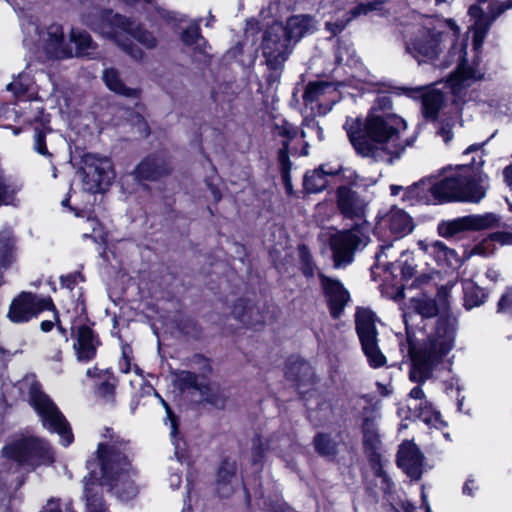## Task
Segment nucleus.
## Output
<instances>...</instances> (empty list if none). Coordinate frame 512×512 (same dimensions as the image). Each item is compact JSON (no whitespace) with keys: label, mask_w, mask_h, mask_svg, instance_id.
Instances as JSON below:
<instances>
[{"label":"nucleus","mask_w":512,"mask_h":512,"mask_svg":"<svg viewBox=\"0 0 512 512\" xmlns=\"http://www.w3.org/2000/svg\"><path fill=\"white\" fill-rule=\"evenodd\" d=\"M102 437L104 440L96 451L97 459L87 461L89 476L83 480L87 512H106L103 486L122 500H129L137 494L130 440L110 428H105Z\"/></svg>","instance_id":"f257e3e1"},{"label":"nucleus","mask_w":512,"mask_h":512,"mask_svg":"<svg viewBox=\"0 0 512 512\" xmlns=\"http://www.w3.org/2000/svg\"><path fill=\"white\" fill-rule=\"evenodd\" d=\"M479 158L478 163L473 157L470 163L461 165L438 181L434 177H425L408 186L402 196L403 202L411 206L451 201L479 203L488 189L487 176L477 169L483 164L481 156Z\"/></svg>","instance_id":"f03ea898"},{"label":"nucleus","mask_w":512,"mask_h":512,"mask_svg":"<svg viewBox=\"0 0 512 512\" xmlns=\"http://www.w3.org/2000/svg\"><path fill=\"white\" fill-rule=\"evenodd\" d=\"M378 105L380 107L371 109L364 126L357 118H347L344 129L359 155L376 158L379 149H383L398 157L405 149L398 143L400 127H404L405 123L395 114L386 112L391 108L388 97L379 98Z\"/></svg>","instance_id":"7ed1b4c3"},{"label":"nucleus","mask_w":512,"mask_h":512,"mask_svg":"<svg viewBox=\"0 0 512 512\" xmlns=\"http://www.w3.org/2000/svg\"><path fill=\"white\" fill-rule=\"evenodd\" d=\"M411 318L410 312H404L403 321L406 326L408 350L412 359L409 378L412 382L418 383L410 391L409 396L412 399L424 401L425 393L420 385L431 377L434 365L453 348L456 327L453 320L440 318L437 321L435 332L427 342L417 347L409 330Z\"/></svg>","instance_id":"20e7f679"},{"label":"nucleus","mask_w":512,"mask_h":512,"mask_svg":"<svg viewBox=\"0 0 512 512\" xmlns=\"http://www.w3.org/2000/svg\"><path fill=\"white\" fill-rule=\"evenodd\" d=\"M22 31L24 46L35 53L42 52L48 58H94L97 54V44L84 30L72 29L70 32V42L75 46L74 52L65 44L63 28L59 24H51L45 30H40L38 24L29 18L22 23Z\"/></svg>","instance_id":"39448f33"},{"label":"nucleus","mask_w":512,"mask_h":512,"mask_svg":"<svg viewBox=\"0 0 512 512\" xmlns=\"http://www.w3.org/2000/svg\"><path fill=\"white\" fill-rule=\"evenodd\" d=\"M83 22L102 37L113 41L135 60H141L143 52L133 44V39L147 49L154 48L157 43L152 33L134 27L126 17L111 10L96 9L93 15L85 17Z\"/></svg>","instance_id":"423d86ee"},{"label":"nucleus","mask_w":512,"mask_h":512,"mask_svg":"<svg viewBox=\"0 0 512 512\" xmlns=\"http://www.w3.org/2000/svg\"><path fill=\"white\" fill-rule=\"evenodd\" d=\"M458 34L459 28L453 20L427 18L414 35L406 41L405 49L418 63L436 64L440 55L447 48V44L455 49Z\"/></svg>","instance_id":"0eeeda50"},{"label":"nucleus","mask_w":512,"mask_h":512,"mask_svg":"<svg viewBox=\"0 0 512 512\" xmlns=\"http://www.w3.org/2000/svg\"><path fill=\"white\" fill-rule=\"evenodd\" d=\"M370 241L369 227L366 221L356 223L350 229L338 230L329 238L334 267L341 268L351 264L358 250L365 248Z\"/></svg>","instance_id":"6e6552de"},{"label":"nucleus","mask_w":512,"mask_h":512,"mask_svg":"<svg viewBox=\"0 0 512 512\" xmlns=\"http://www.w3.org/2000/svg\"><path fill=\"white\" fill-rule=\"evenodd\" d=\"M28 395L29 403L40 416L43 426L57 433L63 446H69L73 442L71 428L54 402L41 390L37 382L31 383Z\"/></svg>","instance_id":"1a4fd4ad"},{"label":"nucleus","mask_w":512,"mask_h":512,"mask_svg":"<svg viewBox=\"0 0 512 512\" xmlns=\"http://www.w3.org/2000/svg\"><path fill=\"white\" fill-rule=\"evenodd\" d=\"M356 331L362 350L372 368H380L387 362L378 346L376 315L367 308H358L355 314Z\"/></svg>","instance_id":"9d476101"},{"label":"nucleus","mask_w":512,"mask_h":512,"mask_svg":"<svg viewBox=\"0 0 512 512\" xmlns=\"http://www.w3.org/2000/svg\"><path fill=\"white\" fill-rule=\"evenodd\" d=\"M3 453L21 465L36 466L53 461L49 445L33 436L15 439L3 448Z\"/></svg>","instance_id":"9b49d317"},{"label":"nucleus","mask_w":512,"mask_h":512,"mask_svg":"<svg viewBox=\"0 0 512 512\" xmlns=\"http://www.w3.org/2000/svg\"><path fill=\"white\" fill-rule=\"evenodd\" d=\"M81 174L84 190L93 194L104 191L115 176L111 160L93 153L83 155Z\"/></svg>","instance_id":"f8f14e48"},{"label":"nucleus","mask_w":512,"mask_h":512,"mask_svg":"<svg viewBox=\"0 0 512 512\" xmlns=\"http://www.w3.org/2000/svg\"><path fill=\"white\" fill-rule=\"evenodd\" d=\"M511 7L512 4H506L498 0H476V3L470 6L468 13L476 19L473 25V46L475 50L481 48L492 23Z\"/></svg>","instance_id":"ddd939ff"},{"label":"nucleus","mask_w":512,"mask_h":512,"mask_svg":"<svg viewBox=\"0 0 512 512\" xmlns=\"http://www.w3.org/2000/svg\"><path fill=\"white\" fill-rule=\"evenodd\" d=\"M500 226V217L494 213L471 214L438 224L437 232L441 237L451 238L465 231L494 229Z\"/></svg>","instance_id":"4468645a"},{"label":"nucleus","mask_w":512,"mask_h":512,"mask_svg":"<svg viewBox=\"0 0 512 512\" xmlns=\"http://www.w3.org/2000/svg\"><path fill=\"white\" fill-rule=\"evenodd\" d=\"M291 40L285 34L282 25L269 27L263 38L262 49L270 69H280L291 53Z\"/></svg>","instance_id":"2eb2a0df"},{"label":"nucleus","mask_w":512,"mask_h":512,"mask_svg":"<svg viewBox=\"0 0 512 512\" xmlns=\"http://www.w3.org/2000/svg\"><path fill=\"white\" fill-rule=\"evenodd\" d=\"M375 258L377 267L390 270L391 273L400 270V274L405 280L411 279L416 273L413 254L409 250L396 251L393 242L381 245Z\"/></svg>","instance_id":"dca6fc26"},{"label":"nucleus","mask_w":512,"mask_h":512,"mask_svg":"<svg viewBox=\"0 0 512 512\" xmlns=\"http://www.w3.org/2000/svg\"><path fill=\"white\" fill-rule=\"evenodd\" d=\"M55 310L52 299L30 292H22L15 298L9 308L8 317L14 323L29 321L44 310Z\"/></svg>","instance_id":"f3484780"},{"label":"nucleus","mask_w":512,"mask_h":512,"mask_svg":"<svg viewBox=\"0 0 512 512\" xmlns=\"http://www.w3.org/2000/svg\"><path fill=\"white\" fill-rule=\"evenodd\" d=\"M336 205L344 218L365 221L368 201L356 191L346 186L338 187Z\"/></svg>","instance_id":"a211bd4d"},{"label":"nucleus","mask_w":512,"mask_h":512,"mask_svg":"<svg viewBox=\"0 0 512 512\" xmlns=\"http://www.w3.org/2000/svg\"><path fill=\"white\" fill-rule=\"evenodd\" d=\"M319 279L330 314L334 319H338L350 300L349 292L337 279L330 278L323 273H319Z\"/></svg>","instance_id":"6ab92c4d"},{"label":"nucleus","mask_w":512,"mask_h":512,"mask_svg":"<svg viewBox=\"0 0 512 512\" xmlns=\"http://www.w3.org/2000/svg\"><path fill=\"white\" fill-rule=\"evenodd\" d=\"M449 294L450 288L447 286H441L437 291L436 300L425 294H421L410 300L409 309L423 318L435 317L439 311H446L448 309Z\"/></svg>","instance_id":"aec40b11"},{"label":"nucleus","mask_w":512,"mask_h":512,"mask_svg":"<svg viewBox=\"0 0 512 512\" xmlns=\"http://www.w3.org/2000/svg\"><path fill=\"white\" fill-rule=\"evenodd\" d=\"M424 456L419 448L410 441L403 442L398 449L397 465L413 480H419L423 474Z\"/></svg>","instance_id":"412c9836"},{"label":"nucleus","mask_w":512,"mask_h":512,"mask_svg":"<svg viewBox=\"0 0 512 512\" xmlns=\"http://www.w3.org/2000/svg\"><path fill=\"white\" fill-rule=\"evenodd\" d=\"M340 172H343L344 176L347 177L351 183H355L356 179L358 178L355 172L350 169H343L341 167L337 169H325L324 166H321L318 169L306 172L303 180L304 188L308 193L321 192L326 188L328 184L327 176L337 175Z\"/></svg>","instance_id":"4be33fe9"},{"label":"nucleus","mask_w":512,"mask_h":512,"mask_svg":"<svg viewBox=\"0 0 512 512\" xmlns=\"http://www.w3.org/2000/svg\"><path fill=\"white\" fill-rule=\"evenodd\" d=\"M376 418L377 417L371 413L364 416L362 422L363 447L369 461L373 465H377L380 462L379 449L381 440L378 433Z\"/></svg>","instance_id":"5701e85b"},{"label":"nucleus","mask_w":512,"mask_h":512,"mask_svg":"<svg viewBox=\"0 0 512 512\" xmlns=\"http://www.w3.org/2000/svg\"><path fill=\"white\" fill-rule=\"evenodd\" d=\"M482 77L483 70L479 62L475 61L472 64L463 62L459 65L458 70L450 76L448 83L453 94L461 98L462 91L469 87L472 82Z\"/></svg>","instance_id":"b1692460"},{"label":"nucleus","mask_w":512,"mask_h":512,"mask_svg":"<svg viewBox=\"0 0 512 512\" xmlns=\"http://www.w3.org/2000/svg\"><path fill=\"white\" fill-rule=\"evenodd\" d=\"M233 317L245 326L256 327L266 321L263 307L256 305L249 299L241 298L233 306Z\"/></svg>","instance_id":"393cba45"},{"label":"nucleus","mask_w":512,"mask_h":512,"mask_svg":"<svg viewBox=\"0 0 512 512\" xmlns=\"http://www.w3.org/2000/svg\"><path fill=\"white\" fill-rule=\"evenodd\" d=\"M417 245L426 255L433 258L439 266L455 267L459 264L457 253L441 241L419 240Z\"/></svg>","instance_id":"a878e982"},{"label":"nucleus","mask_w":512,"mask_h":512,"mask_svg":"<svg viewBox=\"0 0 512 512\" xmlns=\"http://www.w3.org/2000/svg\"><path fill=\"white\" fill-rule=\"evenodd\" d=\"M201 374L197 375L190 371H181L176 376V383L182 391L194 389L199 394L201 391L206 392L207 376L211 373L210 363L205 358H199Z\"/></svg>","instance_id":"bb28decb"},{"label":"nucleus","mask_w":512,"mask_h":512,"mask_svg":"<svg viewBox=\"0 0 512 512\" xmlns=\"http://www.w3.org/2000/svg\"><path fill=\"white\" fill-rule=\"evenodd\" d=\"M237 463L234 460L225 459L222 461L216 475V491L220 497L231 496L238 484Z\"/></svg>","instance_id":"cd10ccee"},{"label":"nucleus","mask_w":512,"mask_h":512,"mask_svg":"<svg viewBox=\"0 0 512 512\" xmlns=\"http://www.w3.org/2000/svg\"><path fill=\"white\" fill-rule=\"evenodd\" d=\"M169 164L162 156H149L145 158L136 168L135 177L140 180L154 181L168 174Z\"/></svg>","instance_id":"c85d7f7f"},{"label":"nucleus","mask_w":512,"mask_h":512,"mask_svg":"<svg viewBox=\"0 0 512 512\" xmlns=\"http://www.w3.org/2000/svg\"><path fill=\"white\" fill-rule=\"evenodd\" d=\"M73 347L79 362H88L95 357L97 341L89 327L82 325L78 328L77 341Z\"/></svg>","instance_id":"c756f323"},{"label":"nucleus","mask_w":512,"mask_h":512,"mask_svg":"<svg viewBox=\"0 0 512 512\" xmlns=\"http://www.w3.org/2000/svg\"><path fill=\"white\" fill-rule=\"evenodd\" d=\"M283 28L291 41L298 42L302 37L315 32L316 23L309 15H294L287 20Z\"/></svg>","instance_id":"7c9ffc66"},{"label":"nucleus","mask_w":512,"mask_h":512,"mask_svg":"<svg viewBox=\"0 0 512 512\" xmlns=\"http://www.w3.org/2000/svg\"><path fill=\"white\" fill-rule=\"evenodd\" d=\"M285 375L287 379L296 383L298 389L311 385L314 379L312 367L301 359L290 360Z\"/></svg>","instance_id":"2f4dec72"},{"label":"nucleus","mask_w":512,"mask_h":512,"mask_svg":"<svg viewBox=\"0 0 512 512\" xmlns=\"http://www.w3.org/2000/svg\"><path fill=\"white\" fill-rule=\"evenodd\" d=\"M386 225L396 238L409 234L414 228L412 218L405 211L398 208H394L389 212Z\"/></svg>","instance_id":"473e14b6"},{"label":"nucleus","mask_w":512,"mask_h":512,"mask_svg":"<svg viewBox=\"0 0 512 512\" xmlns=\"http://www.w3.org/2000/svg\"><path fill=\"white\" fill-rule=\"evenodd\" d=\"M22 187L19 179L6 176L0 168V206L16 205V195Z\"/></svg>","instance_id":"72a5a7b5"},{"label":"nucleus","mask_w":512,"mask_h":512,"mask_svg":"<svg viewBox=\"0 0 512 512\" xmlns=\"http://www.w3.org/2000/svg\"><path fill=\"white\" fill-rule=\"evenodd\" d=\"M17 248L16 240L12 231L5 229L0 231V265L3 268L9 267L16 261Z\"/></svg>","instance_id":"f704fd0d"},{"label":"nucleus","mask_w":512,"mask_h":512,"mask_svg":"<svg viewBox=\"0 0 512 512\" xmlns=\"http://www.w3.org/2000/svg\"><path fill=\"white\" fill-rule=\"evenodd\" d=\"M102 78L107 88L116 94L130 98L138 96V90L127 87L116 69H105Z\"/></svg>","instance_id":"c9c22d12"},{"label":"nucleus","mask_w":512,"mask_h":512,"mask_svg":"<svg viewBox=\"0 0 512 512\" xmlns=\"http://www.w3.org/2000/svg\"><path fill=\"white\" fill-rule=\"evenodd\" d=\"M444 103V95L434 90L426 93L422 99V111L424 117L435 119Z\"/></svg>","instance_id":"e433bc0d"},{"label":"nucleus","mask_w":512,"mask_h":512,"mask_svg":"<svg viewBox=\"0 0 512 512\" xmlns=\"http://www.w3.org/2000/svg\"><path fill=\"white\" fill-rule=\"evenodd\" d=\"M278 162L281 169V177L282 181L286 190V193L288 195L293 194V186L291 181V169H292V163L289 159L288 154V142L283 143V147L279 150L278 153Z\"/></svg>","instance_id":"4c0bfd02"},{"label":"nucleus","mask_w":512,"mask_h":512,"mask_svg":"<svg viewBox=\"0 0 512 512\" xmlns=\"http://www.w3.org/2000/svg\"><path fill=\"white\" fill-rule=\"evenodd\" d=\"M463 290L465 306L467 309H472L484 303L486 299V293L473 281H466L464 283Z\"/></svg>","instance_id":"58836bf2"},{"label":"nucleus","mask_w":512,"mask_h":512,"mask_svg":"<svg viewBox=\"0 0 512 512\" xmlns=\"http://www.w3.org/2000/svg\"><path fill=\"white\" fill-rule=\"evenodd\" d=\"M206 388V392H200L202 400L217 409H223L227 399L226 392L219 386L210 384L208 381H206Z\"/></svg>","instance_id":"ea45409f"},{"label":"nucleus","mask_w":512,"mask_h":512,"mask_svg":"<svg viewBox=\"0 0 512 512\" xmlns=\"http://www.w3.org/2000/svg\"><path fill=\"white\" fill-rule=\"evenodd\" d=\"M280 447L275 444L274 438L263 441L260 436L252 440L251 455L253 464L261 463L266 451L278 450Z\"/></svg>","instance_id":"a19ab883"},{"label":"nucleus","mask_w":512,"mask_h":512,"mask_svg":"<svg viewBox=\"0 0 512 512\" xmlns=\"http://www.w3.org/2000/svg\"><path fill=\"white\" fill-rule=\"evenodd\" d=\"M301 137L312 142H322L325 138L323 128L314 117H305L302 122Z\"/></svg>","instance_id":"79ce46f5"},{"label":"nucleus","mask_w":512,"mask_h":512,"mask_svg":"<svg viewBox=\"0 0 512 512\" xmlns=\"http://www.w3.org/2000/svg\"><path fill=\"white\" fill-rule=\"evenodd\" d=\"M316 451L322 456H333L336 454L337 443L327 434L318 433L314 437Z\"/></svg>","instance_id":"37998d69"},{"label":"nucleus","mask_w":512,"mask_h":512,"mask_svg":"<svg viewBox=\"0 0 512 512\" xmlns=\"http://www.w3.org/2000/svg\"><path fill=\"white\" fill-rule=\"evenodd\" d=\"M459 124L461 126V123L458 121L457 115H452L446 118H443L440 123L439 127L437 129V135L442 138V140L448 144L453 136V129Z\"/></svg>","instance_id":"c03bdc74"},{"label":"nucleus","mask_w":512,"mask_h":512,"mask_svg":"<svg viewBox=\"0 0 512 512\" xmlns=\"http://www.w3.org/2000/svg\"><path fill=\"white\" fill-rule=\"evenodd\" d=\"M329 88H331V85L326 82L309 83L303 95L305 104L307 105L319 100L320 96H322Z\"/></svg>","instance_id":"a18cd8bd"},{"label":"nucleus","mask_w":512,"mask_h":512,"mask_svg":"<svg viewBox=\"0 0 512 512\" xmlns=\"http://www.w3.org/2000/svg\"><path fill=\"white\" fill-rule=\"evenodd\" d=\"M182 41L195 49H202V46L206 44L205 39L200 35V29L198 25L187 28L181 37Z\"/></svg>","instance_id":"49530a36"},{"label":"nucleus","mask_w":512,"mask_h":512,"mask_svg":"<svg viewBox=\"0 0 512 512\" xmlns=\"http://www.w3.org/2000/svg\"><path fill=\"white\" fill-rule=\"evenodd\" d=\"M414 409L417 410V416L426 424H431L433 421L437 420L439 416L432 404L427 400L422 401L420 405L415 406Z\"/></svg>","instance_id":"de8ad7c7"},{"label":"nucleus","mask_w":512,"mask_h":512,"mask_svg":"<svg viewBox=\"0 0 512 512\" xmlns=\"http://www.w3.org/2000/svg\"><path fill=\"white\" fill-rule=\"evenodd\" d=\"M50 131L49 128L43 127L42 129H39L38 127H35V134H34V144L33 148L34 150L39 153L42 156H51L49 153L47 146H46V133Z\"/></svg>","instance_id":"09e8293b"},{"label":"nucleus","mask_w":512,"mask_h":512,"mask_svg":"<svg viewBox=\"0 0 512 512\" xmlns=\"http://www.w3.org/2000/svg\"><path fill=\"white\" fill-rule=\"evenodd\" d=\"M301 270L306 277H312L315 274L316 265L312 260V256L306 246H301L299 249Z\"/></svg>","instance_id":"8fccbe9b"},{"label":"nucleus","mask_w":512,"mask_h":512,"mask_svg":"<svg viewBox=\"0 0 512 512\" xmlns=\"http://www.w3.org/2000/svg\"><path fill=\"white\" fill-rule=\"evenodd\" d=\"M501 237L502 236L497 233L491 235L490 239H486V240L482 241L480 244L476 245L475 248L473 249V253L482 255V256H488L489 254H491L493 252V249L490 248L492 245V241L500 240Z\"/></svg>","instance_id":"3c124183"},{"label":"nucleus","mask_w":512,"mask_h":512,"mask_svg":"<svg viewBox=\"0 0 512 512\" xmlns=\"http://www.w3.org/2000/svg\"><path fill=\"white\" fill-rule=\"evenodd\" d=\"M349 23L350 22L347 21V17L344 15L342 19H338L335 22H326L325 28L332 35H337L338 33L342 32Z\"/></svg>","instance_id":"603ef678"},{"label":"nucleus","mask_w":512,"mask_h":512,"mask_svg":"<svg viewBox=\"0 0 512 512\" xmlns=\"http://www.w3.org/2000/svg\"><path fill=\"white\" fill-rule=\"evenodd\" d=\"M498 310L512 314V289H509L499 300Z\"/></svg>","instance_id":"864d4df0"},{"label":"nucleus","mask_w":512,"mask_h":512,"mask_svg":"<svg viewBox=\"0 0 512 512\" xmlns=\"http://www.w3.org/2000/svg\"><path fill=\"white\" fill-rule=\"evenodd\" d=\"M98 393L108 402H112L115 394V386L110 382H103L98 388Z\"/></svg>","instance_id":"5fc2aeb1"},{"label":"nucleus","mask_w":512,"mask_h":512,"mask_svg":"<svg viewBox=\"0 0 512 512\" xmlns=\"http://www.w3.org/2000/svg\"><path fill=\"white\" fill-rule=\"evenodd\" d=\"M367 10L365 7V3L361 2L350 11H348L345 16L347 17V21L351 22L352 20L362 16L367 15Z\"/></svg>","instance_id":"6e6d98bb"},{"label":"nucleus","mask_w":512,"mask_h":512,"mask_svg":"<svg viewBox=\"0 0 512 512\" xmlns=\"http://www.w3.org/2000/svg\"><path fill=\"white\" fill-rule=\"evenodd\" d=\"M7 90L13 92L16 96H21L27 92L28 87L20 80H15L7 85Z\"/></svg>","instance_id":"4d7b16f0"},{"label":"nucleus","mask_w":512,"mask_h":512,"mask_svg":"<svg viewBox=\"0 0 512 512\" xmlns=\"http://www.w3.org/2000/svg\"><path fill=\"white\" fill-rule=\"evenodd\" d=\"M163 404L165 406V409H166V412H167V416L170 420V427H171V431H170V434L172 436V438H175L176 434H177V422H176V418L173 414V412L171 411V409L169 408V406L167 405V403H165L163 401Z\"/></svg>","instance_id":"13d9d810"},{"label":"nucleus","mask_w":512,"mask_h":512,"mask_svg":"<svg viewBox=\"0 0 512 512\" xmlns=\"http://www.w3.org/2000/svg\"><path fill=\"white\" fill-rule=\"evenodd\" d=\"M383 4H384L383 0H373V1L365 3L367 13H370L372 11L381 10Z\"/></svg>","instance_id":"bf43d9fd"},{"label":"nucleus","mask_w":512,"mask_h":512,"mask_svg":"<svg viewBox=\"0 0 512 512\" xmlns=\"http://www.w3.org/2000/svg\"><path fill=\"white\" fill-rule=\"evenodd\" d=\"M119 369L123 373H129L131 370V363L129 358L124 353L122 358L119 360Z\"/></svg>","instance_id":"052dcab7"},{"label":"nucleus","mask_w":512,"mask_h":512,"mask_svg":"<svg viewBox=\"0 0 512 512\" xmlns=\"http://www.w3.org/2000/svg\"><path fill=\"white\" fill-rule=\"evenodd\" d=\"M487 141L483 142L482 144H472L469 147L466 148V150L463 152V156H468L472 153H479L482 149L483 145H485Z\"/></svg>","instance_id":"680f3d73"},{"label":"nucleus","mask_w":512,"mask_h":512,"mask_svg":"<svg viewBox=\"0 0 512 512\" xmlns=\"http://www.w3.org/2000/svg\"><path fill=\"white\" fill-rule=\"evenodd\" d=\"M43 512H61L58 501L49 500Z\"/></svg>","instance_id":"e2e57ef3"},{"label":"nucleus","mask_w":512,"mask_h":512,"mask_svg":"<svg viewBox=\"0 0 512 512\" xmlns=\"http://www.w3.org/2000/svg\"><path fill=\"white\" fill-rule=\"evenodd\" d=\"M504 179H505V182L507 183V185L512 189V165L510 166H507L505 169H504Z\"/></svg>","instance_id":"0e129e2a"},{"label":"nucleus","mask_w":512,"mask_h":512,"mask_svg":"<svg viewBox=\"0 0 512 512\" xmlns=\"http://www.w3.org/2000/svg\"><path fill=\"white\" fill-rule=\"evenodd\" d=\"M207 185L212 194L213 199L216 202L220 201L222 196H221L219 189L216 186L212 185L211 183H207Z\"/></svg>","instance_id":"69168bd1"},{"label":"nucleus","mask_w":512,"mask_h":512,"mask_svg":"<svg viewBox=\"0 0 512 512\" xmlns=\"http://www.w3.org/2000/svg\"><path fill=\"white\" fill-rule=\"evenodd\" d=\"M61 283L68 289H72L75 284V278L72 276L61 277Z\"/></svg>","instance_id":"338daca9"},{"label":"nucleus","mask_w":512,"mask_h":512,"mask_svg":"<svg viewBox=\"0 0 512 512\" xmlns=\"http://www.w3.org/2000/svg\"><path fill=\"white\" fill-rule=\"evenodd\" d=\"M377 388H378L379 393L382 396H388L392 392V390L389 388V386L384 385V384H382L380 382L377 383Z\"/></svg>","instance_id":"774afa93"}]
</instances>
